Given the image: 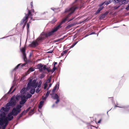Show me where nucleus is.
I'll use <instances>...</instances> for the list:
<instances>
[{
  "label": "nucleus",
  "mask_w": 129,
  "mask_h": 129,
  "mask_svg": "<svg viewBox=\"0 0 129 129\" xmlns=\"http://www.w3.org/2000/svg\"><path fill=\"white\" fill-rule=\"evenodd\" d=\"M35 88H31L30 89V93L32 94H34L35 92Z\"/></svg>",
  "instance_id": "nucleus-20"
},
{
  "label": "nucleus",
  "mask_w": 129,
  "mask_h": 129,
  "mask_svg": "<svg viewBox=\"0 0 129 129\" xmlns=\"http://www.w3.org/2000/svg\"><path fill=\"white\" fill-rule=\"evenodd\" d=\"M13 114L14 116H16L17 115H16V114L17 112V109L16 108H14L11 112Z\"/></svg>",
  "instance_id": "nucleus-15"
},
{
  "label": "nucleus",
  "mask_w": 129,
  "mask_h": 129,
  "mask_svg": "<svg viewBox=\"0 0 129 129\" xmlns=\"http://www.w3.org/2000/svg\"><path fill=\"white\" fill-rule=\"evenodd\" d=\"M105 3V4H106L105 1V2H104L103 3H101L99 5V7H102V5H103Z\"/></svg>",
  "instance_id": "nucleus-44"
},
{
  "label": "nucleus",
  "mask_w": 129,
  "mask_h": 129,
  "mask_svg": "<svg viewBox=\"0 0 129 129\" xmlns=\"http://www.w3.org/2000/svg\"><path fill=\"white\" fill-rule=\"evenodd\" d=\"M61 27V25L59 24L57 26L54 27L53 30L51 31H50V34H51L52 35H53L54 33L57 31Z\"/></svg>",
  "instance_id": "nucleus-9"
},
{
  "label": "nucleus",
  "mask_w": 129,
  "mask_h": 129,
  "mask_svg": "<svg viewBox=\"0 0 129 129\" xmlns=\"http://www.w3.org/2000/svg\"><path fill=\"white\" fill-rule=\"evenodd\" d=\"M21 107L22 106L21 105H18L17 106L16 108L17 109H20Z\"/></svg>",
  "instance_id": "nucleus-33"
},
{
  "label": "nucleus",
  "mask_w": 129,
  "mask_h": 129,
  "mask_svg": "<svg viewBox=\"0 0 129 129\" xmlns=\"http://www.w3.org/2000/svg\"><path fill=\"white\" fill-rule=\"evenodd\" d=\"M16 104V101L15 100V95H14L11 98L10 102L7 104V106H14Z\"/></svg>",
  "instance_id": "nucleus-4"
},
{
  "label": "nucleus",
  "mask_w": 129,
  "mask_h": 129,
  "mask_svg": "<svg viewBox=\"0 0 129 129\" xmlns=\"http://www.w3.org/2000/svg\"><path fill=\"white\" fill-rule=\"evenodd\" d=\"M78 0H75V1L73 3V4L75 3Z\"/></svg>",
  "instance_id": "nucleus-62"
},
{
  "label": "nucleus",
  "mask_w": 129,
  "mask_h": 129,
  "mask_svg": "<svg viewBox=\"0 0 129 129\" xmlns=\"http://www.w3.org/2000/svg\"><path fill=\"white\" fill-rule=\"evenodd\" d=\"M50 32L48 33L43 32L40 35L37 39V40L38 42H42L43 40H45L46 38L52 35L51 33L50 34Z\"/></svg>",
  "instance_id": "nucleus-1"
},
{
  "label": "nucleus",
  "mask_w": 129,
  "mask_h": 129,
  "mask_svg": "<svg viewBox=\"0 0 129 129\" xmlns=\"http://www.w3.org/2000/svg\"><path fill=\"white\" fill-rule=\"evenodd\" d=\"M20 65H17V66L14 68V70H16L18 69V67Z\"/></svg>",
  "instance_id": "nucleus-51"
},
{
  "label": "nucleus",
  "mask_w": 129,
  "mask_h": 129,
  "mask_svg": "<svg viewBox=\"0 0 129 129\" xmlns=\"http://www.w3.org/2000/svg\"><path fill=\"white\" fill-rule=\"evenodd\" d=\"M30 14V12L29 11L28 14L27 15H26L25 16L23 17L22 19V20L21 24H23V23H24V25H23V27L24 28L25 27L26 24V23L27 21V19H28V16Z\"/></svg>",
  "instance_id": "nucleus-7"
},
{
  "label": "nucleus",
  "mask_w": 129,
  "mask_h": 129,
  "mask_svg": "<svg viewBox=\"0 0 129 129\" xmlns=\"http://www.w3.org/2000/svg\"><path fill=\"white\" fill-rule=\"evenodd\" d=\"M63 38H60V39H58L57 40H56L55 41V42H58L62 40L63 39Z\"/></svg>",
  "instance_id": "nucleus-39"
},
{
  "label": "nucleus",
  "mask_w": 129,
  "mask_h": 129,
  "mask_svg": "<svg viewBox=\"0 0 129 129\" xmlns=\"http://www.w3.org/2000/svg\"><path fill=\"white\" fill-rule=\"evenodd\" d=\"M32 96V95L30 94L29 93H28L25 96V98H26V99H28L30 98Z\"/></svg>",
  "instance_id": "nucleus-24"
},
{
  "label": "nucleus",
  "mask_w": 129,
  "mask_h": 129,
  "mask_svg": "<svg viewBox=\"0 0 129 129\" xmlns=\"http://www.w3.org/2000/svg\"><path fill=\"white\" fill-rule=\"evenodd\" d=\"M40 70V71H42L43 70V68H40L39 69Z\"/></svg>",
  "instance_id": "nucleus-57"
},
{
  "label": "nucleus",
  "mask_w": 129,
  "mask_h": 129,
  "mask_svg": "<svg viewBox=\"0 0 129 129\" xmlns=\"http://www.w3.org/2000/svg\"><path fill=\"white\" fill-rule=\"evenodd\" d=\"M82 6H83L81 5H80V7L78 6H73L70 8L66 9L65 11V12H69L70 11L71 12L66 16V18L67 19L69 17L76 9L78 8H81Z\"/></svg>",
  "instance_id": "nucleus-2"
},
{
  "label": "nucleus",
  "mask_w": 129,
  "mask_h": 129,
  "mask_svg": "<svg viewBox=\"0 0 129 129\" xmlns=\"http://www.w3.org/2000/svg\"><path fill=\"white\" fill-rule=\"evenodd\" d=\"M47 83L46 82V83L45 84H44V89H45L47 87Z\"/></svg>",
  "instance_id": "nucleus-40"
},
{
  "label": "nucleus",
  "mask_w": 129,
  "mask_h": 129,
  "mask_svg": "<svg viewBox=\"0 0 129 129\" xmlns=\"http://www.w3.org/2000/svg\"><path fill=\"white\" fill-rule=\"evenodd\" d=\"M57 63V62H54L53 64H56Z\"/></svg>",
  "instance_id": "nucleus-61"
},
{
  "label": "nucleus",
  "mask_w": 129,
  "mask_h": 129,
  "mask_svg": "<svg viewBox=\"0 0 129 129\" xmlns=\"http://www.w3.org/2000/svg\"><path fill=\"white\" fill-rule=\"evenodd\" d=\"M23 58L25 63L23 64L19 63L18 64H30L32 62L30 59L29 58L27 59L26 56V58H25L24 57H23Z\"/></svg>",
  "instance_id": "nucleus-10"
},
{
  "label": "nucleus",
  "mask_w": 129,
  "mask_h": 129,
  "mask_svg": "<svg viewBox=\"0 0 129 129\" xmlns=\"http://www.w3.org/2000/svg\"><path fill=\"white\" fill-rule=\"evenodd\" d=\"M50 95L51 96V98L54 100H56V101L55 102V103L57 104L59 102L60 100L59 99V96L57 94L54 93H50Z\"/></svg>",
  "instance_id": "nucleus-6"
},
{
  "label": "nucleus",
  "mask_w": 129,
  "mask_h": 129,
  "mask_svg": "<svg viewBox=\"0 0 129 129\" xmlns=\"http://www.w3.org/2000/svg\"><path fill=\"white\" fill-rule=\"evenodd\" d=\"M38 86H37V87L38 88H40V87H41V84H39L38 85H37Z\"/></svg>",
  "instance_id": "nucleus-56"
},
{
  "label": "nucleus",
  "mask_w": 129,
  "mask_h": 129,
  "mask_svg": "<svg viewBox=\"0 0 129 129\" xmlns=\"http://www.w3.org/2000/svg\"><path fill=\"white\" fill-rule=\"evenodd\" d=\"M26 47H23L21 49V51L22 53L23 54V57H24L25 58H26V54L25 53V50Z\"/></svg>",
  "instance_id": "nucleus-14"
},
{
  "label": "nucleus",
  "mask_w": 129,
  "mask_h": 129,
  "mask_svg": "<svg viewBox=\"0 0 129 129\" xmlns=\"http://www.w3.org/2000/svg\"><path fill=\"white\" fill-rule=\"evenodd\" d=\"M53 50H50L49 51L47 52V53H52L53 52Z\"/></svg>",
  "instance_id": "nucleus-52"
},
{
  "label": "nucleus",
  "mask_w": 129,
  "mask_h": 129,
  "mask_svg": "<svg viewBox=\"0 0 129 129\" xmlns=\"http://www.w3.org/2000/svg\"><path fill=\"white\" fill-rule=\"evenodd\" d=\"M35 108H34L33 109H31L29 113V114H32L34 113V109Z\"/></svg>",
  "instance_id": "nucleus-29"
},
{
  "label": "nucleus",
  "mask_w": 129,
  "mask_h": 129,
  "mask_svg": "<svg viewBox=\"0 0 129 129\" xmlns=\"http://www.w3.org/2000/svg\"><path fill=\"white\" fill-rule=\"evenodd\" d=\"M115 107H119L118 106H116V105H115Z\"/></svg>",
  "instance_id": "nucleus-63"
},
{
  "label": "nucleus",
  "mask_w": 129,
  "mask_h": 129,
  "mask_svg": "<svg viewBox=\"0 0 129 129\" xmlns=\"http://www.w3.org/2000/svg\"><path fill=\"white\" fill-rule=\"evenodd\" d=\"M40 88L37 87V88L36 89V92L37 93H38L40 91L41 89H39Z\"/></svg>",
  "instance_id": "nucleus-35"
},
{
  "label": "nucleus",
  "mask_w": 129,
  "mask_h": 129,
  "mask_svg": "<svg viewBox=\"0 0 129 129\" xmlns=\"http://www.w3.org/2000/svg\"><path fill=\"white\" fill-rule=\"evenodd\" d=\"M107 14V13H104L102 14L100 16L101 18V19H103L105 18Z\"/></svg>",
  "instance_id": "nucleus-22"
},
{
  "label": "nucleus",
  "mask_w": 129,
  "mask_h": 129,
  "mask_svg": "<svg viewBox=\"0 0 129 129\" xmlns=\"http://www.w3.org/2000/svg\"><path fill=\"white\" fill-rule=\"evenodd\" d=\"M44 103V102L43 101H40V104L39 106V108L41 109L42 108Z\"/></svg>",
  "instance_id": "nucleus-21"
},
{
  "label": "nucleus",
  "mask_w": 129,
  "mask_h": 129,
  "mask_svg": "<svg viewBox=\"0 0 129 129\" xmlns=\"http://www.w3.org/2000/svg\"><path fill=\"white\" fill-rule=\"evenodd\" d=\"M125 9L127 10H129V4L127 6L126 8Z\"/></svg>",
  "instance_id": "nucleus-47"
},
{
  "label": "nucleus",
  "mask_w": 129,
  "mask_h": 129,
  "mask_svg": "<svg viewBox=\"0 0 129 129\" xmlns=\"http://www.w3.org/2000/svg\"><path fill=\"white\" fill-rule=\"evenodd\" d=\"M51 77H49V78L48 80H47L46 82L47 83H50L51 82Z\"/></svg>",
  "instance_id": "nucleus-34"
},
{
  "label": "nucleus",
  "mask_w": 129,
  "mask_h": 129,
  "mask_svg": "<svg viewBox=\"0 0 129 129\" xmlns=\"http://www.w3.org/2000/svg\"><path fill=\"white\" fill-rule=\"evenodd\" d=\"M67 19L66 18L64 19H63L59 24L61 25L62 24L64 23L65 22Z\"/></svg>",
  "instance_id": "nucleus-23"
},
{
  "label": "nucleus",
  "mask_w": 129,
  "mask_h": 129,
  "mask_svg": "<svg viewBox=\"0 0 129 129\" xmlns=\"http://www.w3.org/2000/svg\"><path fill=\"white\" fill-rule=\"evenodd\" d=\"M114 2V3H118L119 2L118 0H113V2Z\"/></svg>",
  "instance_id": "nucleus-49"
},
{
  "label": "nucleus",
  "mask_w": 129,
  "mask_h": 129,
  "mask_svg": "<svg viewBox=\"0 0 129 129\" xmlns=\"http://www.w3.org/2000/svg\"><path fill=\"white\" fill-rule=\"evenodd\" d=\"M40 65V67H43V65Z\"/></svg>",
  "instance_id": "nucleus-64"
},
{
  "label": "nucleus",
  "mask_w": 129,
  "mask_h": 129,
  "mask_svg": "<svg viewBox=\"0 0 129 129\" xmlns=\"http://www.w3.org/2000/svg\"><path fill=\"white\" fill-rule=\"evenodd\" d=\"M16 89V88H15L13 91H12L10 93V94H12L13 93L15 90Z\"/></svg>",
  "instance_id": "nucleus-55"
},
{
  "label": "nucleus",
  "mask_w": 129,
  "mask_h": 129,
  "mask_svg": "<svg viewBox=\"0 0 129 129\" xmlns=\"http://www.w3.org/2000/svg\"><path fill=\"white\" fill-rule=\"evenodd\" d=\"M21 101L20 102V105L24 104L26 101L27 99L25 98V95H23L21 97Z\"/></svg>",
  "instance_id": "nucleus-11"
},
{
  "label": "nucleus",
  "mask_w": 129,
  "mask_h": 129,
  "mask_svg": "<svg viewBox=\"0 0 129 129\" xmlns=\"http://www.w3.org/2000/svg\"><path fill=\"white\" fill-rule=\"evenodd\" d=\"M22 95L20 94H17L16 96L15 97V99L17 101L21 97Z\"/></svg>",
  "instance_id": "nucleus-18"
},
{
  "label": "nucleus",
  "mask_w": 129,
  "mask_h": 129,
  "mask_svg": "<svg viewBox=\"0 0 129 129\" xmlns=\"http://www.w3.org/2000/svg\"><path fill=\"white\" fill-rule=\"evenodd\" d=\"M47 71L49 73L50 71H51V70H50L48 68H47L46 69Z\"/></svg>",
  "instance_id": "nucleus-45"
},
{
  "label": "nucleus",
  "mask_w": 129,
  "mask_h": 129,
  "mask_svg": "<svg viewBox=\"0 0 129 129\" xmlns=\"http://www.w3.org/2000/svg\"><path fill=\"white\" fill-rule=\"evenodd\" d=\"M30 11V14L28 16V18L29 17V16L30 17V19L31 20H33V17H32V16L33 15V13H34L35 12L34 10V9H32L31 10H28V13L26 14H25L26 15H27L28 14V12L29 11Z\"/></svg>",
  "instance_id": "nucleus-13"
},
{
  "label": "nucleus",
  "mask_w": 129,
  "mask_h": 129,
  "mask_svg": "<svg viewBox=\"0 0 129 129\" xmlns=\"http://www.w3.org/2000/svg\"><path fill=\"white\" fill-rule=\"evenodd\" d=\"M10 106H7V104H6V106L5 108L4 107H2V108L0 110V114H2V113L3 112H3V111H4L5 112H7L9 111V110L10 107H9Z\"/></svg>",
  "instance_id": "nucleus-8"
},
{
  "label": "nucleus",
  "mask_w": 129,
  "mask_h": 129,
  "mask_svg": "<svg viewBox=\"0 0 129 129\" xmlns=\"http://www.w3.org/2000/svg\"><path fill=\"white\" fill-rule=\"evenodd\" d=\"M46 65H44V66L43 67V70H45L47 68H46Z\"/></svg>",
  "instance_id": "nucleus-46"
},
{
  "label": "nucleus",
  "mask_w": 129,
  "mask_h": 129,
  "mask_svg": "<svg viewBox=\"0 0 129 129\" xmlns=\"http://www.w3.org/2000/svg\"><path fill=\"white\" fill-rule=\"evenodd\" d=\"M54 67L52 69V70H51V72L52 73H53L55 70L56 69V68L55 67V65H54Z\"/></svg>",
  "instance_id": "nucleus-32"
},
{
  "label": "nucleus",
  "mask_w": 129,
  "mask_h": 129,
  "mask_svg": "<svg viewBox=\"0 0 129 129\" xmlns=\"http://www.w3.org/2000/svg\"><path fill=\"white\" fill-rule=\"evenodd\" d=\"M24 111H23L19 115V116H20V118L23 115H25V114H24Z\"/></svg>",
  "instance_id": "nucleus-36"
},
{
  "label": "nucleus",
  "mask_w": 129,
  "mask_h": 129,
  "mask_svg": "<svg viewBox=\"0 0 129 129\" xmlns=\"http://www.w3.org/2000/svg\"><path fill=\"white\" fill-rule=\"evenodd\" d=\"M52 85V84H51V83H50L49 85V87H51V85Z\"/></svg>",
  "instance_id": "nucleus-59"
},
{
  "label": "nucleus",
  "mask_w": 129,
  "mask_h": 129,
  "mask_svg": "<svg viewBox=\"0 0 129 129\" xmlns=\"http://www.w3.org/2000/svg\"><path fill=\"white\" fill-rule=\"evenodd\" d=\"M30 5L31 7V8H32L33 7V2H31L30 3Z\"/></svg>",
  "instance_id": "nucleus-48"
},
{
  "label": "nucleus",
  "mask_w": 129,
  "mask_h": 129,
  "mask_svg": "<svg viewBox=\"0 0 129 129\" xmlns=\"http://www.w3.org/2000/svg\"><path fill=\"white\" fill-rule=\"evenodd\" d=\"M57 85H56L54 87V88L52 90V93H54V92H55V91L56 90L57 88Z\"/></svg>",
  "instance_id": "nucleus-28"
},
{
  "label": "nucleus",
  "mask_w": 129,
  "mask_h": 129,
  "mask_svg": "<svg viewBox=\"0 0 129 129\" xmlns=\"http://www.w3.org/2000/svg\"><path fill=\"white\" fill-rule=\"evenodd\" d=\"M33 55V52H31L30 53L29 55V58L30 59L31 57Z\"/></svg>",
  "instance_id": "nucleus-43"
},
{
  "label": "nucleus",
  "mask_w": 129,
  "mask_h": 129,
  "mask_svg": "<svg viewBox=\"0 0 129 129\" xmlns=\"http://www.w3.org/2000/svg\"><path fill=\"white\" fill-rule=\"evenodd\" d=\"M68 52V51L67 50H65L63 51L61 54V55H60L61 56H62L63 55L67 53Z\"/></svg>",
  "instance_id": "nucleus-27"
},
{
  "label": "nucleus",
  "mask_w": 129,
  "mask_h": 129,
  "mask_svg": "<svg viewBox=\"0 0 129 129\" xmlns=\"http://www.w3.org/2000/svg\"><path fill=\"white\" fill-rule=\"evenodd\" d=\"M37 41H34L29 45V46L31 47H35L38 46L39 44Z\"/></svg>",
  "instance_id": "nucleus-12"
},
{
  "label": "nucleus",
  "mask_w": 129,
  "mask_h": 129,
  "mask_svg": "<svg viewBox=\"0 0 129 129\" xmlns=\"http://www.w3.org/2000/svg\"><path fill=\"white\" fill-rule=\"evenodd\" d=\"M25 91V88H23L20 91V92L22 94H24Z\"/></svg>",
  "instance_id": "nucleus-26"
},
{
  "label": "nucleus",
  "mask_w": 129,
  "mask_h": 129,
  "mask_svg": "<svg viewBox=\"0 0 129 129\" xmlns=\"http://www.w3.org/2000/svg\"><path fill=\"white\" fill-rule=\"evenodd\" d=\"M44 76L42 74L41 76L40 77V78L41 79L43 78H44Z\"/></svg>",
  "instance_id": "nucleus-54"
},
{
  "label": "nucleus",
  "mask_w": 129,
  "mask_h": 129,
  "mask_svg": "<svg viewBox=\"0 0 129 129\" xmlns=\"http://www.w3.org/2000/svg\"><path fill=\"white\" fill-rule=\"evenodd\" d=\"M31 23V22L30 21H29L28 23L27 24V30H28L29 29V26H30V24H29Z\"/></svg>",
  "instance_id": "nucleus-30"
},
{
  "label": "nucleus",
  "mask_w": 129,
  "mask_h": 129,
  "mask_svg": "<svg viewBox=\"0 0 129 129\" xmlns=\"http://www.w3.org/2000/svg\"><path fill=\"white\" fill-rule=\"evenodd\" d=\"M50 92V91H47L45 96V97H44V96H43L42 97V99L43 100H45L48 97V95H49V94Z\"/></svg>",
  "instance_id": "nucleus-16"
},
{
  "label": "nucleus",
  "mask_w": 129,
  "mask_h": 129,
  "mask_svg": "<svg viewBox=\"0 0 129 129\" xmlns=\"http://www.w3.org/2000/svg\"><path fill=\"white\" fill-rule=\"evenodd\" d=\"M31 107H29L26 110H24L23 111H24V114H25L27 113V112L31 108Z\"/></svg>",
  "instance_id": "nucleus-31"
},
{
  "label": "nucleus",
  "mask_w": 129,
  "mask_h": 129,
  "mask_svg": "<svg viewBox=\"0 0 129 129\" xmlns=\"http://www.w3.org/2000/svg\"><path fill=\"white\" fill-rule=\"evenodd\" d=\"M71 25H69L67 26V27H71Z\"/></svg>",
  "instance_id": "nucleus-58"
},
{
  "label": "nucleus",
  "mask_w": 129,
  "mask_h": 129,
  "mask_svg": "<svg viewBox=\"0 0 129 129\" xmlns=\"http://www.w3.org/2000/svg\"><path fill=\"white\" fill-rule=\"evenodd\" d=\"M104 7L103 6L100 7L99 8H98V10L97 11L96 13L98 14L100 13V11L104 8Z\"/></svg>",
  "instance_id": "nucleus-19"
},
{
  "label": "nucleus",
  "mask_w": 129,
  "mask_h": 129,
  "mask_svg": "<svg viewBox=\"0 0 129 129\" xmlns=\"http://www.w3.org/2000/svg\"><path fill=\"white\" fill-rule=\"evenodd\" d=\"M112 2H113V0H110L108 1H105V5H108L111 3Z\"/></svg>",
  "instance_id": "nucleus-25"
},
{
  "label": "nucleus",
  "mask_w": 129,
  "mask_h": 129,
  "mask_svg": "<svg viewBox=\"0 0 129 129\" xmlns=\"http://www.w3.org/2000/svg\"><path fill=\"white\" fill-rule=\"evenodd\" d=\"M75 17H72V18L71 19L69 20V21H70L72 20H73V19H74L75 18Z\"/></svg>",
  "instance_id": "nucleus-53"
},
{
  "label": "nucleus",
  "mask_w": 129,
  "mask_h": 129,
  "mask_svg": "<svg viewBox=\"0 0 129 129\" xmlns=\"http://www.w3.org/2000/svg\"><path fill=\"white\" fill-rule=\"evenodd\" d=\"M14 87V86H12L11 87V88H10L9 92H8V94H10V92L11 91V90H12L13 88Z\"/></svg>",
  "instance_id": "nucleus-42"
},
{
  "label": "nucleus",
  "mask_w": 129,
  "mask_h": 129,
  "mask_svg": "<svg viewBox=\"0 0 129 129\" xmlns=\"http://www.w3.org/2000/svg\"><path fill=\"white\" fill-rule=\"evenodd\" d=\"M57 21L56 19L55 18H54L51 21V22L52 23H54Z\"/></svg>",
  "instance_id": "nucleus-38"
},
{
  "label": "nucleus",
  "mask_w": 129,
  "mask_h": 129,
  "mask_svg": "<svg viewBox=\"0 0 129 129\" xmlns=\"http://www.w3.org/2000/svg\"><path fill=\"white\" fill-rule=\"evenodd\" d=\"M9 123V122L5 121L2 119L0 118V125L2 126V128L5 129Z\"/></svg>",
  "instance_id": "nucleus-5"
},
{
  "label": "nucleus",
  "mask_w": 129,
  "mask_h": 129,
  "mask_svg": "<svg viewBox=\"0 0 129 129\" xmlns=\"http://www.w3.org/2000/svg\"><path fill=\"white\" fill-rule=\"evenodd\" d=\"M38 85V83H36V80H34L32 81V79H30L27 84V88L29 89L31 87L34 88H36Z\"/></svg>",
  "instance_id": "nucleus-3"
},
{
  "label": "nucleus",
  "mask_w": 129,
  "mask_h": 129,
  "mask_svg": "<svg viewBox=\"0 0 129 129\" xmlns=\"http://www.w3.org/2000/svg\"><path fill=\"white\" fill-rule=\"evenodd\" d=\"M21 110V109H17V113L16 114V115H17L18 113L20 112V111Z\"/></svg>",
  "instance_id": "nucleus-41"
},
{
  "label": "nucleus",
  "mask_w": 129,
  "mask_h": 129,
  "mask_svg": "<svg viewBox=\"0 0 129 129\" xmlns=\"http://www.w3.org/2000/svg\"><path fill=\"white\" fill-rule=\"evenodd\" d=\"M35 68L33 67L29 68L28 70L26 72L27 74H28L29 73V72H32L35 70Z\"/></svg>",
  "instance_id": "nucleus-17"
},
{
  "label": "nucleus",
  "mask_w": 129,
  "mask_h": 129,
  "mask_svg": "<svg viewBox=\"0 0 129 129\" xmlns=\"http://www.w3.org/2000/svg\"><path fill=\"white\" fill-rule=\"evenodd\" d=\"M77 42H76L74 44H73L71 46V48H73L77 43Z\"/></svg>",
  "instance_id": "nucleus-37"
},
{
  "label": "nucleus",
  "mask_w": 129,
  "mask_h": 129,
  "mask_svg": "<svg viewBox=\"0 0 129 129\" xmlns=\"http://www.w3.org/2000/svg\"><path fill=\"white\" fill-rule=\"evenodd\" d=\"M20 118V116H18L17 117V119H19Z\"/></svg>",
  "instance_id": "nucleus-60"
},
{
  "label": "nucleus",
  "mask_w": 129,
  "mask_h": 129,
  "mask_svg": "<svg viewBox=\"0 0 129 129\" xmlns=\"http://www.w3.org/2000/svg\"><path fill=\"white\" fill-rule=\"evenodd\" d=\"M102 120V119H100V120L98 121L97 122V123H100L101 122V121Z\"/></svg>",
  "instance_id": "nucleus-50"
}]
</instances>
